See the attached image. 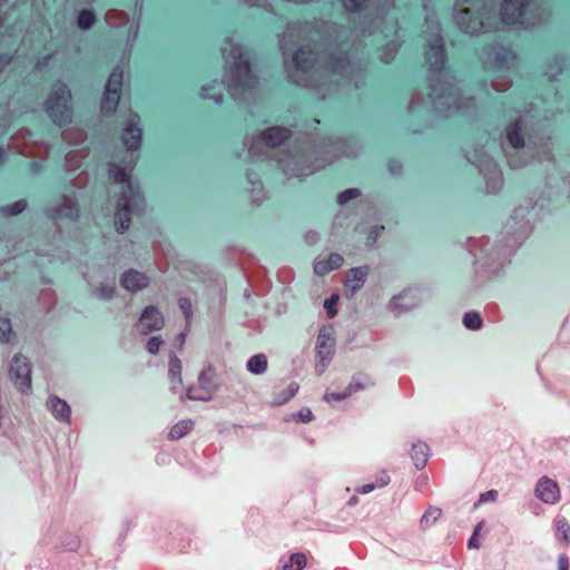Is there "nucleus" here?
Here are the masks:
<instances>
[{"instance_id": "nucleus-1", "label": "nucleus", "mask_w": 570, "mask_h": 570, "mask_svg": "<svg viewBox=\"0 0 570 570\" xmlns=\"http://www.w3.org/2000/svg\"><path fill=\"white\" fill-rule=\"evenodd\" d=\"M492 0H459L456 2L455 22L470 35L482 31L499 30L505 26L529 23L527 17L531 0H502L500 18L492 13Z\"/></svg>"}, {"instance_id": "nucleus-2", "label": "nucleus", "mask_w": 570, "mask_h": 570, "mask_svg": "<svg viewBox=\"0 0 570 570\" xmlns=\"http://www.w3.org/2000/svg\"><path fill=\"white\" fill-rule=\"evenodd\" d=\"M425 61L429 65V81L431 91L429 98L434 109L449 116L453 111L468 110L475 106L473 98H461L453 82V77L444 70L446 55L443 39L436 29L428 39Z\"/></svg>"}, {"instance_id": "nucleus-3", "label": "nucleus", "mask_w": 570, "mask_h": 570, "mask_svg": "<svg viewBox=\"0 0 570 570\" xmlns=\"http://www.w3.org/2000/svg\"><path fill=\"white\" fill-rule=\"evenodd\" d=\"M294 70H288V77L293 82L304 86H323L328 82H337V78L352 77L360 68L342 52L328 53L322 58L308 47H302L292 59Z\"/></svg>"}, {"instance_id": "nucleus-4", "label": "nucleus", "mask_w": 570, "mask_h": 570, "mask_svg": "<svg viewBox=\"0 0 570 570\" xmlns=\"http://www.w3.org/2000/svg\"><path fill=\"white\" fill-rule=\"evenodd\" d=\"M109 178L115 183L124 184L121 197L117 202L115 225L119 233H124L130 226V216L142 213L145 199L139 187L130 180L127 168L114 163L109 164Z\"/></svg>"}, {"instance_id": "nucleus-5", "label": "nucleus", "mask_w": 570, "mask_h": 570, "mask_svg": "<svg viewBox=\"0 0 570 570\" xmlns=\"http://www.w3.org/2000/svg\"><path fill=\"white\" fill-rule=\"evenodd\" d=\"M229 53L226 57V81L233 97L240 98L247 90L256 85V78L252 73L249 61L242 48L229 43Z\"/></svg>"}, {"instance_id": "nucleus-6", "label": "nucleus", "mask_w": 570, "mask_h": 570, "mask_svg": "<svg viewBox=\"0 0 570 570\" xmlns=\"http://www.w3.org/2000/svg\"><path fill=\"white\" fill-rule=\"evenodd\" d=\"M45 110L52 121L59 126L70 122L72 104L71 92L67 85L58 81L52 86L45 102Z\"/></svg>"}, {"instance_id": "nucleus-7", "label": "nucleus", "mask_w": 570, "mask_h": 570, "mask_svg": "<svg viewBox=\"0 0 570 570\" xmlns=\"http://www.w3.org/2000/svg\"><path fill=\"white\" fill-rule=\"evenodd\" d=\"M46 216L56 225L60 222H77L80 217L78 202L72 195H62L59 200L46 208Z\"/></svg>"}, {"instance_id": "nucleus-8", "label": "nucleus", "mask_w": 570, "mask_h": 570, "mask_svg": "<svg viewBox=\"0 0 570 570\" xmlns=\"http://www.w3.org/2000/svg\"><path fill=\"white\" fill-rule=\"evenodd\" d=\"M10 147L21 155L42 159L46 158L49 153L46 144L32 140V134L28 129H21L16 132L11 138Z\"/></svg>"}, {"instance_id": "nucleus-9", "label": "nucleus", "mask_w": 570, "mask_h": 570, "mask_svg": "<svg viewBox=\"0 0 570 570\" xmlns=\"http://www.w3.org/2000/svg\"><path fill=\"white\" fill-rule=\"evenodd\" d=\"M216 372L213 365L205 366L198 376V383L188 389L187 395L190 400L208 401L216 392Z\"/></svg>"}, {"instance_id": "nucleus-10", "label": "nucleus", "mask_w": 570, "mask_h": 570, "mask_svg": "<svg viewBox=\"0 0 570 570\" xmlns=\"http://www.w3.org/2000/svg\"><path fill=\"white\" fill-rule=\"evenodd\" d=\"M315 350L318 357L316 371L322 374L334 355L335 338L332 327L324 326L320 330Z\"/></svg>"}, {"instance_id": "nucleus-11", "label": "nucleus", "mask_w": 570, "mask_h": 570, "mask_svg": "<svg viewBox=\"0 0 570 570\" xmlns=\"http://www.w3.org/2000/svg\"><path fill=\"white\" fill-rule=\"evenodd\" d=\"M9 376L20 392H28L31 389V364L29 360L21 354L14 355L10 361Z\"/></svg>"}, {"instance_id": "nucleus-12", "label": "nucleus", "mask_w": 570, "mask_h": 570, "mask_svg": "<svg viewBox=\"0 0 570 570\" xmlns=\"http://www.w3.org/2000/svg\"><path fill=\"white\" fill-rule=\"evenodd\" d=\"M124 73L119 68H115L106 83L105 94L101 101V111L105 115L112 114L120 99V89L122 86Z\"/></svg>"}, {"instance_id": "nucleus-13", "label": "nucleus", "mask_w": 570, "mask_h": 570, "mask_svg": "<svg viewBox=\"0 0 570 570\" xmlns=\"http://www.w3.org/2000/svg\"><path fill=\"white\" fill-rule=\"evenodd\" d=\"M165 326V317L163 313L154 305L144 308L138 318L135 328L140 335L160 331Z\"/></svg>"}, {"instance_id": "nucleus-14", "label": "nucleus", "mask_w": 570, "mask_h": 570, "mask_svg": "<svg viewBox=\"0 0 570 570\" xmlns=\"http://www.w3.org/2000/svg\"><path fill=\"white\" fill-rule=\"evenodd\" d=\"M419 304L420 296L417 289L414 287H407L390 299L387 308L395 315H401L412 311L419 306Z\"/></svg>"}, {"instance_id": "nucleus-15", "label": "nucleus", "mask_w": 570, "mask_h": 570, "mask_svg": "<svg viewBox=\"0 0 570 570\" xmlns=\"http://www.w3.org/2000/svg\"><path fill=\"white\" fill-rule=\"evenodd\" d=\"M370 272L368 265L347 269L343 276L344 295L352 298L364 286Z\"/></svg>"}, {"instance_id": "nucleus-16", "label": "nucleus", "mask_w": 570, "mask_h": 570, "mask_svg": "<svg viewBox=\"0 0 570 570\" xmlns=\"http://www.w3.org/2000/svg\"><path fill=\"white\" fill-rule=\"evenodd\" d=\"M514 61L515 55L503 46H494L485 50L484 63L487 66L509 69L514 65Z\"/></svg>"}, {"instance_id": "nucleus-17", "label": "nucleus", "mask_w": 570, "mask_h": 570, "mask_svg": "<svg viewBox=\"0 0 570 570\" xmlns=\"http://www.w3.org/2000/svg\"><path fill=\"white\" fill-rule=\"evenodd\" d=\"M535 497L547 504H554L560 500V489L558 483L548 478L542 476L534 490Z\"/></svg>"}, {"instance_id": "nucleus-18", "label": "nucleus", "mask_w": 570, "mask_h": 570, "mask_svg": "<svg viewBox=\"0 0 570 570\" xmlns=\"http://www.w3.org/2000/svg\"><path fill=\"white\" fill-rule=\"evenodd\" d=\"M140 118L137 114H130L122 131L121 139L128 149L139 148L141 141Z\"/></svg>"}, {"instance_id": "nucleus-19", "label": "nucleus", "mask_w": 570, "mask_h": 570, "mask_svg": "<svg viewBox=\"0 0 570 570\" xmlns=\"http://www.w3.org/2000/svg\"><path fill=\"white\" fill-rule=\"evenodd\" d=\"M343 263V256L337 253H332L326 258L318 256L314 263V273L318 276H324L330 272L340 268Z\"/></svg>"}, {"instance_id": "nucleus-20", "label": "nucleus", "mask_w": 570, "mask_h": 570, "mask_svg": "<svg viewBox=\"0 0 570 570\" xmlns=\"http://www.w3.org/2000/svg\"><path fill=\"white\" fill-rule=\"evenodd\" d=\"M120 283L127 291L138 292L148 286L149 278L140 272L130 269L124 273Z\"/></svg>"}, {"instance_id": "nucleus-21", "label": "nucleus", "mask_w": 570, "mask_h": 570, "mask_svg": "<svg viewBox=\"0 0 570 570\" xmlns=\"http://www.w3.org/2000/svg\"><path fill=\"white\" fill-rule=\"evenodd\" d=\"M505 138L509 145L513 149H520L524 146V139L522 135V121L518 119L511 122L505 129Z\"/></svg>"}, {"instance_id": "nucleus-22", "label": "nucleus", "mask_w": 570, "mask_h": 570, "mask_svg": "<svg viewBox=\"0 0 570 570\" xmlns=\"http://www.w3.org/2000/svg\"><path fill=\"white\" fill-rule=\"evenodd\" d=\"M289 137V130L283 127H272L262 134V140L271 147L279 146Z\"/></svg>"}, {"instance_id": "nucleus-23", "label": "nucleus", "mask_w": 570, "mask_h": 570, "mask_svg": "<svg viewBox=\"0 0 570 570\" xmlns=\"http://www.w3.org/2000/svg\"><path fill=\"white\" fill-rule=\"evenodd\" d=\"M429 446L425 443H415L411 450V458L417 469H423L428 462Z\"/></svg>"}, {"instance_id": "nucleus-24", "label": "nucleus", "mask_w": 570, "mask_h": 570, "mask_svg": "<svg viewBox=\"0 0 570 570\" xmlns=\"http://www.w3.org/2000/svg\"><path fill=\"white\" fill-rule=\"evenodd\" d=\"M556 537L560 543L564 546L570 544V524L564 518L558 517L554 519Z\"/></svg>"}, {"instance_id": "nucleus-25", "label": "nucleus", "mask_w": 570, "mask_h": 570, "mask_svg": "<svg viewBox=\"0 0 570 570\" xmlns=\"http://www.w3.org/2000/svg\"><path fill=\"white\" fill-rule=\"evenodd\" d=\"M194 429L191 420H183L176 423L169 431L168 438L170 440H179L187 435Z\"/></svg>"}, {"instance_id": "nucleus-26", "label": "nucleus", "mask_w": 570, "mask_h": 570, "mask_svg": "<svg viewBox=\"0 0 570 570\" xmlns=\"http://www.w3.org/2000/svg\"><path fill=\"white\" fill-rule=\"evenodd\" d=\"M105 20L108 26L118 28L125 26L128 22L129 18L125 11L110 9L107 11Z\"/></svg>"}, {"instance_id": "nucleus-27", "label": "nucleus", "mask_w": 570, "mask_h": 570, "mask_svg": "<svg viewBox=\"0 0 570 570\" xmlns=\"http://www.w3.org/2000/svg\"><path fill=\"white\" fill-rule=\"evenodd\" d=\"M50 406H51L52 413L58 419L66 420V421L69 420L71 410H70V406L67 404V402H65L63 400H60L58 397H52L50 400Z\"/></svg>"}, {"instance_id": "nucleus-28", "label": "nucleus", "mask_w": 570, "mask_h": 570, "mask_svg": "<svg viewBox=\"0 0 570 570\" xmlns=\"http://www.w3.org/2000/svg\"><path fill=\"white\" fill-rule=\"evenodd\" d=\"M442 517V509L438 507H429L420 520V527L426 530Z\"/></svg>"}, {"instance_id": "nucleus-29", "label": "nucleus", "mask_w": 570, "mask_h": 570, "mask_svg": "<svg viewBox=\"0 0 570 570\" xmlns=\"http://www.w3.org/2000/svg\"><path fill=\"white\" fill-rule=\"evenodd\" d=\"M88 156V151L82 149L71 150L66 156V168L67 170H75L79 168L82 159Z\"/></svg>"}, {"instance_id": "nucleus-30", "label": "nucleus", "mask_w": 570, "mask_h": 570, "mask_svg": "<svg viewBox=\"0 0 570 570\" xmlns=\"http://www.w3.org/2000/svg\"><path fill=\"white\" fill-rule=\"evenodd\" d=\"M307 566V556L303 552L293 553L283 564V570H303Z\"/></svg>"}, {"instance_id": "nucleus-31", "label": "nucleus", "mask_w": 570, "mask_h": 570, "mask_svg": "<svg viewBox=\"0 0 570 570\" xmlns=\"http://www.w3.org/2000/svg\"><path fill=\"white\" fill-rule=\"evenodd\" d=\"M267 368V357L264 354H256L247 362V370L254 374H262Z\"/></svg>"}, {"instance_id": "nucleus-32", "label": "nucleus", "mask_w": 570, "mask_h": 570, "mask_svg": "<svg viewBox=\"0 0 570 570\" xmlns=\"http://www.w3.org/2000/svg\"><path fill=\"white\" fill-rule=\"evenodd\" d=\"M28 203L26 199H19L12 204L0 207V214L4 217L16 216L26 210Z\"/></svg>"}, {"instance_id": "nucleus-33", "label": "nucleus", "mask_w": 570, "mask_h": 570, "mask_svg": "<svg viewBox=\"0 0 570 570\" xmlns=\"http://www.w3.org/2000/svg\"><path fill=\"white\" fill-rule=\"evenodd\" d=\"M62 139L68 144H80L86 139V132L77 127H71L62 131Z\"/></svg>"}, {"instance_id": "nucleus-34", "label": "nucleus", "mask_w": 570, "mask_h": 570, "mask_svg": "<svg viewBox=\"0 0 570 570\" xmlns=\"http://www.w3.org/2000/svg\"><path fill=\"white\" fill-rule=\"evenodd\" d=\"M96 22V14L92 10L83 9L78 13L77 17V26L82 29L87 30L90 29Z\"/></svg>"}, {"instance_id": "nucleus-35", "label": "nucleus", "mask_w": 570, "mask_h": 570, "mask_svg": "<svg viewBox=\"0 0 570 570\" xmlns=\"http://www.w3.org/2000/svg\"><path fill=\"white\" fill-rule=\"evenodd\" d=\"M202 97L212 98L216 104H220L223 100V86L219 83L204 86L202 89Z\"/></svg>"}, {"instance_id": "nucleus-36", "label": "nucleus", "mask_w": 570, "mask_h": 570, "mask_svg": "<svg viewBox=\"0 0 570 570\" xmlns=\"http://www.w3.org/2000/svg\"><path fill=\"white\" fill-rule=\"evenodd\" d=\"M463 324L466 328L471 331L481 330L483 325V320L478 312H468L463 316Z\"/></svg>"}, {"instance_id": "nucleus-37", "label": "nucleus", "mask_w": 570, "mask_h": 570, "mask_svg": "<svg viewBox=\"0 0 570 570\" xmlns=\"http://www.w3.org/2000/svg\"><path fill=\"white\" fill-rule=\"evenodd\" d=\"M353 390H354V384H350L345 389V391H343L341 393H335V392H327V393H325L324 400L326 402H332V401L340 402V401H343V400H345L346 397H348V396H351L353 394Z\"/></svg>"}, {"instance_id": "nucleus-38", "label": "nucleus", "mask_w": 570, "mask_h": 570, "mask_svg": "<svg viewBox=\"0 0 570 570\" xmlns=\"http://www.w3.org/2000/svg\"><path fill=\"white\" fill-rule=\"evenodd\" d=\"M484 524H485V522L482 520L475 525L473 534L468 542L469 549H479L481 547L480 537H481V531H482Z\"/></svg>"}, {"instance_id": "nucleus-39", "label": "nucleus", "mask_w": 570, "mask_h": 570, "mask_svg": "<svg viewBox=\"0 0 570 570\" xmlns=\"http://www.w3.org/2000/svg\"><path fill=\"white\" fill-rule=\"evenodd\" d=\"M169 375L174 379L176 377L178 382H181V362L175 355L169 360Z\"/></svg>"}, {"instance_id": "nucleus-40", "label": "nucleus", "mask_w": 570, "mask_h": 570, "mask_svg": "<svg viewBox=\"0 0 570 570\" xmlns=\"http://www.w3.org/2000/svg\"><path fill=\"white\" fill-rule=\"evenodd\" d=\"M12 335L10 321L8 318H0V341L10 342Z\"/></svg>"}, {"instance_id": "nucleus-41", "label": "nucleus", "mask_w": 570, "mask_h": 570, "mask_svg": "<svg viewBox=\"0 0 570 570\" xmlns=\"http://www.w3.org/2000/svg\"><path fill=\"white\" fill-rule=\"evenodd\" d=\"M360 196H361V191L357 188H350V189H346V190L342 191L341 194H338L337 203L340 205H345L350 200L355 199Z\"/></svg>"}, {"instance_id": "nucleus-42", "label": "nucleus", "mask_w": 570, "mask_h": 570, "mask_svg": "<svg viewBox=\"0 0 570 570\" xmlns=\"http://www.w3.org/2000/svg\"><path fill=\"white\" fill-rule=\"evenodd\" d=\"M115 293V286L111 284H101L95 291V295L101 299H109Z\"/></svg>"}, {"instance_id": "nucleus-43", "label": "nucleus", "mask_w": 570, "mask_h": 570, "mask_svg": "<svg viewBox=\"0 0 570 570\" xmlns=\"http://www.w3.org/2000/svg\"><path fill=\"white\" fill-rule=\"evenodd\" d=\"M164 345V340L160 336H151L146 342V348L150 354H157Z\"/></svg>"}, {"instance_id": "nucleus-44", "label": "nucleus", "mask_w": 570, "mask_h": 570, "mask_svg": "<svg viewBox=\"0 0 570 570\" xmlns=\"http://www.w3.org/2000/svg\"><path fill=\"white\" fill-rule=\"evenodd\" d=\"M338 302V295L337 294H333L330 298H327L324 303V307L326 308L327 311V315L328 317H334L337 313L335 306Z\"/></svg>"}, {"instance_id": "nucleus-45", "label": "nucleus", "mask_w": 570, "mask_h": 570, "mask_svg": "<svg viewBox=\"0 0 570 570\" xmlns=\"http://www.w3.org/2000/svg\"><path fill=\"white\" fill-rule=\"evenodd\" d=\"M292 416L293 420L303 423L311 422L314 419V415L309 409H302L297 413H294Z\"/></svg>"}, {"instance_id": "nucleus-46", "label": "nucleus", "mask_w": 570, "mask_h": 570, "mask_svg": "<svg viewBox=\"0 0 570 570\" xmlns=\"http://www.w3.org/2000/svg\"><path fill=\"white\" fill-rule=\"evenodd\" d=\"M498 499V491L489 490L480 494L479 500L475 502L474 508H478L481 503L494 502Z\"/></svg>"}, {"instance_id": "nucleus-47", "label": "nucleus", "mask_w": 570, "mask_h": 570, "mask_svg": "<svg viewBox=\"0 0 570 570\" xmlns=\"http://www.w3.org/2000/svg\"><path fill=\"white\" fill-rule=\"evenodd\" d=\"M178 304H179V308L181 309V312L184 313V315L188 322L193 314V305H191L190 299L187 297H181V298H179Z\"/></svg>"}, {"instance_id": "nucleus-48", "label": "nucleus", "mask_w": 570, "mask_h": 570, "mask_svg": "<svg viewBox=\"0 0 570 570\" xmlns=\"http://www.w3.org/2000/svg\"><path fill=\"white\" fill-rule=\"evenodd\" d=\"M489 239L485 238V237H482V238H479V239H474V238H470L469 242H468V247H469V250L475 255L476 254V249L478 248H483L487 244H488Z\"/></svg>"}, {"instance_id": "nucleus-49", "label": "nucleus", "mask_w": 570, "mask_h": 570, "mask_svg": "<svg viewBox=\"0 0 570 570\" xmlns=\"http://www.w3.org/2000/svg\"><path fill=\"white\" fill-rule=\"evenodd\" d=\"M343 6L350 11H360L363 9L366 0H342Z\"/></svg>"}, {"instance_id": "nucleus-50", "label": "nucleus", "mask_w": 570, "mask_h": 570, "mask_svg": "<svg viewBox=\"0 0 570 570\" xmlns=\"http://www.w3.org/2000/svg\"><path fill=\"white\" fill-rule=\"evenodd\" d=\"M296 31H299V26L291 24L287 27L286 32L284 33L283 39L281 40V46L284 50H286L287 38L293 37Z\"/></svg>"}, {"instance_id": "nucleus-51", "label": "nucleus", "mask_w": 570, "mask_h": 570, "mask_svg": "<svg viewBox=\"0 0 570 570\" xmlns=\"http://www.w3.org/2000/svg\"><path fill=\"white\" fill-rule=\"evenodd\" d=\"M511 86V81L507 79L505 77H502L500 80H493L492 87L497 91H505Z\"/></svg>"}, {"instance_id": "nucleus-52", "label": "nucleus", "mask_w": 570, "mask_h": 570, "mask_svg": "<svg viewBox=\"0 0 570 570\" xmlns=\"http://www.w3.org/2000/svg\"><path fill=\"white\" fill-rule=\"evenodd\" d=\"M40 299L46 302L48 309L52 307L55 304V295L50 289L42 291L40 294Z\"/></svg>"}, {"instance_id": "nucleus-53", "label": "nucleus", "mask_w": 570, "mask_h": 570, "mask_svg": "<svg viewBox=\"0 0 570 570\" xmlns=\"http://www.w3.org/2000/svg\"><path fill=\"white\" fill-rule=\"evenodd\" d=\"M396 53V47L395 45H387L386 50L384 51L382 56V60L384 62H390Z\"/></svg>"}, {"instance_id": "nucleus-54", "label": "nucleus", "mask_w": 570, "mask_h": 570, "mask_svg": "<svg viewBox=\"0 0 570 570\" xmlns=\"http://www.w3.org/2000/svg\"><path fill=\"white\" fill-rule=\"evenodd\" d=\"M71 183L75 187L82 188L88 183V175L86 173H81L75 179H72Z\"/></svg>"}, {"instance_id": "nucleus-55", "label": "nucleus", "mask_w": 570, "mask_h": 570, "mask_svg": "<svg viewBox=\"0 0 570 570\" xmlns=\"http://www.w3.org/2000/svg\"><path fill=\"white\" fill-rule=\"evenodd\" d=\"M190 546V540L181 537L178 539V542H177V549L180 551V552H185Z\"/></svg>"}, {"instance_id": "nucleus-56", "label": "nucleus", "mask_w": 570, "mask_h": 570, "mask_svg": "<svg viewBox=\"0 0 570 570\" xmlns=\"http://www.w3.org/2000/svg\"><path fill=\"white\" fill-rule=\"evenodd\" d=\"M558 564L559 570H569V559L566 556H560Z\"/></svg>"}, {"instance_id": "nucleus-57", "label": "nucleus", "mask_w": 570, "mask_h": 570, "mask_svg": "<svg viewBox=\"0 0 570 570\" xmlns=\"http://www.w3.org/2000/svg\"><path fill=\"white\" fill-rule=\"evenodd\" d=\"M390 482L389 475L383 472L382 475L377 479V487H385Z\"/></svg>"}, {"instance_id": "nucleus-58", "label": "nucleus", "mask_w": 570, "mask_h": 570, "mask_svg": "<svg viewBox=\"0 0 570 570\" xmlns=\"http://www.w3.org/2000/svg\"><path fill=\"white\" fill-rule=\"evenodd\" d=\"M487 311L489 314H491L492 321H497L499 318L498 317L499 309L495 305L488 306Z\"/></svg>"}, {"instance_id": "nucleus-59", "label": "nucleus", "mask_w": 570, "mask_h": 570, "mask_svg": "<svg viewBox=\"0 0 570 570\" xmlns=\"http://www.w3.org/2000/svg\"><path fill=\"white\" fill-rule=\"evenodd\" d=\"M383 229H384L383 226H381V227H377V226L373 227L371 229V232H370V238H372L375 242V239L379 236L380 232L383 230Z\"/></svg>"}, {"instance_id": "nucleus-60", "label": "nucleus", "mask_w": 570, "mask_h": 570, "mask_svg": "<svg viewBox=\"0 0 570 570\" xmlns=\"http://www.w3.org/2000/svg\"><path fill=\"white\" fill-rule=\"evenodd\" d=\"M297 390H298V384L292 383L288 386V395H287L286 400L293 397L295 395V393L297 392Z\"/></svg>"}, {"instance_id": "nucleus-61", "label": "nucleus", "mask_w": 570, "mask_h": 570, "mask_svg": "<svg viewBox=\"0 0 570 570\" xmlns=\"http://www.w3.org/2000/svg\"><path fill=\"white\" fill-rule=\"evenodd\" d=\"M390 170L393 174H397L401 170V165L397 161H391L390 163Z\"/></svg>"}, {"instance_id": "nucleus-62", "label": "nucleus", "mask_w": 570, "mask_h": 570, "mask_svg": "<svg viewBox=\"0 0 570 570\" xmlns=\"http://www.w3.org/2000/svg\"><path fill=\"white\" fill-rule=\"evenodd\" d=\"M376 485L374 483H371V484H365L363 485L361 489H360V492L361 493H368L371 492L372 490H374Z\"/></svg>"}, {"instance_id": "nucleus-63", "label": "nucleus", "mask_w": 570, "mask_h": 570, "mask_svg": "<svg viewBox=\"0 0 570 570\" xmlns=\"http://www.w3.org/2000/svg\"><path fill=\"white\" fill-rule=\"evenodd\" d=\"M9 60L7 56H0V71L9 63Z\"/></svg>"}, {"instance_id": "nucleus-64", "label": "nucleus", "mask_w": 570, "mask_h": 570, "mask_svg": "<svg viewBox=\"0 0 570 570\" xmlns=\"http://www.w3.org/2000/svg\"><path fill=\"white\" fill-rule=\"evenodd\" d=\"M78 547H79V540H78L77 538H75V539L72 540V542H71L70 544H68V548H69L70 550H75V549H77Z\"/></svg>"}]
</instances>
